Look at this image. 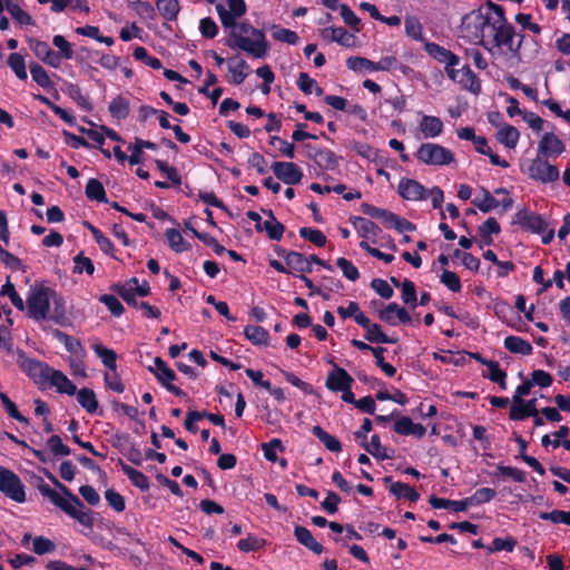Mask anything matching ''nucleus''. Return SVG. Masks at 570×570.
<instances>
[{
	"mask_svg": "<svg viewBox=\"0 0 570 570\" xmlns=\"http://www.w3.org/2000/svg\"><path fill=\"white\" fill-rule=\"evenodd\" d=\"M273 38L277 41L285 42L288 45H295L298 41V36L295 31L289 29L279 28L277 26H273Z\"/></svg>",
	"mask_w": 570,
	"mask_h": 570,
	"instance_id": "obj_58",
	"label": "nucleus"
},
{
	"mask_svg": "<svg viewBox=\"0 0 570 570\" xmlns=\"http://www.w3.org/2000/svg\"><path fill=\"white\" fill-rule=\"evenodd\" d=\"M294 535L301 544L313 551L315 554H321L323 552V546L314 539L312 532L307 528L296 525L294 528Z\"/></svg>",
	"mask_w": 570,
	"mask_h": 570,
	"instance_id": "obj_23",
	"label": "nucleus"
},
{
	"mask_svg": "<svg viewBox=\"0 0 570 570\" xmlns=\"http://www.w3.org/2000/svg\"><path fill=\"white\" fill-rule=\"evenodd\" d=\"M513 223L535 234H541L548 228V224L540 215L530 213L527 209H520L515 214Z\"/></svg>",
	"mask_w": 570,
	"mask_h": 570,
	"instance_id": "obj_12",
	"label": "nucleus"
},
{
	"mask_svg": "<svg viewBox=\"0 0 570 570\" xmlns=\"http://www.w3.org/2000/svg\"><path fill=\"white\" fill-rule=\"evenodd\" d=\"M85 194L88 199L100 203H107L106 190L104 185L96 178H90L87 183Z\"/></svg>",
	"mask_w": 570,
	"mask_h": 570,
	"instance_id": "obj_38",
	"label": "nucleus"
},
{
	"mask_svg": "<svg viewBox=\"0 0 570 570\" xmlns=\"http://www.w3.org/2000/svg\"><path fill=\"white\" fill-rule=\"evenodd\" d=\"M53 46L58 49L59 61L61 62V58L66 60H70L73 58V50L71 43L66 40V38L61 35H56L52 38Z\"/></svg>",
	"mask_w": 570,
	"mask_h": 570,
	"instance_id": "obj_46",
	"label": "nucleus"
},
{
	"mask_svg": "<svg viewBox=\"0 0 570 570\" xmlns=\"http://www.w3.org/2000/svg\"><path fill=\"white\" fill-rule=\"evenodd\" d=\"M322 37L328 41H335L344 47H354L356 38L342 27H328L322 30Z\"/></svg>",
	"mask_w": 570,
	"mask_h": 570,
	"instance_id": "obj_17",
	"label": "nucleus"
},
{
	"mask_svg": "<svg viewBox=\"0 0 570 570\" xmlns=\"http://www.w3.org/2000/svg\"><path fill=\"white\" fill-rule=\"evenodd\" d=\"M0 491L18 503L26 501L24 485L21 480L14 472L3 466H0Z\"/></svg>",
	"mask_w": 570,
	"mask_h": 570,
	"instance_id": "obj_7",
	"label": "nucleus"
},
{
	"mask_svg": "<svg viewBox=\"0 0 570 570\" xmlns=\"http://www.w3.org/2000/svg\"><path fill=\"white\" fill-rule=\"evenodd\" d=\"M299 236L320 247H323L326 244V236L318 229L302 227L299 229Z\"/></svg>",
	"mask_w": 570,
	"mask_h": 570,
	"instance_id": "obj_52",
	"label": "nucleus"
},
{
	"mask_svg": "<svg viewBox=\"0 0 570 570\" xmlns=\"http://www.w3.org/2000/svg\"><path fill=\"white\" fill-rule=\"evenodd\" d=\"M244 335L254 345H268L269 343V334L262 326L248 325L244 330Z\"/></svg>",
	"mask_w": 570,
	"mask_h": 570,
	"instance_id": "obj_33",
	"label": "nucleus"
},
{
	"mask_svg": "<svg viewBox=\"0 0 570 570\" xmlns=\"http://www.w3.org/2000/svg\"><path fill=\"white\" fill-rule=\"evenodd\" d=\"M50 303H52L53 307L51 312H49L48 318L52 320L58 325H68L69 318L67 316L65 299L55 291H52Z\"/></svg>",
	"mask_w": 570,
	"mask_h": 570,
	"instance_id": "obj_21",
	"label": "nucleus"
},
{
	"mask_svg": "<svg viewBox=\"0 0 570 570\" xmlns=\"http://www.w3.org/2000/svg\"><path fill=\"white\" fill-rule=\"evenodd\" d=\"M99 301L108 307L114 316L119 317L124 313V306L116 296L104 294L99 297Z\"/></svg>",
	"mask_w": 570,
	"mask_h": 570,
	"instance_id": "obj_64",
	"label": "nucleus"
},
{
	"mask_svg": "<svg viewBox=\"0 0 570 570\" xmlns=\"http://www.w3.org/2000/svg\"><path fill=\"white\" fill-rule=\"evenodd\" d=\"M538 151L543 156H559L564 151V145L553 132H546L539 142Z\"/></svg>",
	"mask_w": 570,
	"mask_h": 570,
	"instance_id": "obj_18",
	"label": "nucleus"
},
{
	"mask_svg": "<svg viewBox=\"0 0 570 570\" xmlns=\"http://www.w3.org/2000/svg\"><path fill=\"white\" fill-rule=\"evenodd\" d=\"M48 383L61 394L75 395L77 392L76 385L61 371L55 368L49 375Z\"/></svg>",
	"mask_w": 570,
	"mask_h": 570,
	"instance_id": "obj_20",
	"label": "nucleus"
},
{
	"mask_svg": "<svg viewBox=\"0 0 570 570\" xmlns=\"http://www.w3.org/2000/svg\"><path fill=\"white\" fill-rule=\"evenodd\" d=\"M337 266L341 268L343 275L352 282H355L360 277L358 269L350 262L348 259L344 257H340L336 262Z\"/></svg>",
	"mask_w": 570,
	"mask_h": 570,
	"instance_id": "obj_63",
	"label": "nucleus"
},
{
	"mask_svg": "<svg viewBox=\"0 0 570 570\" xmlns=\"http://www.w3.org/2000/svg\"><path fill=\"white\" fill-rule=\"evenodd\" d=\"M481 191H482V195H483V198L481 200H478V199H474L473 200V204L482 212V213H489L490 210L492 209H495L497 207H499L500 205V202L497 200L492 195L491 193L485 189V188H481Z\"/></svg>",
	"mask_w": 570,
	"mask_h": 570,
	"instance_id": "obj_51",
	"label": "nucleus"
},
{
	"mask_svg": "<svg viewBox=\"0 0 570 570\" xmlns=\"http://www.w3.org/2000/svg\"><path fill=\"white\" fill-rule=\"evenodd\" d=\"M395 433L400 435H414L419 439L425 435L426 429L419 423H414L410 417L403 416L394 424Z\"/></svg>",
	"mask_w": 570,
	"mask_h": 570,
	"instance_id": "obj_22",
	"label": "nucleus"
},
{
	"mask_svg": "<svg viewBox=\"0 0 570 570\" xmlns=\"http://www.w3.org/2000/svg\"><path fill=\"white\" fill-rule=\"evenodd\" d=\"M530 178L543 184L553 183L559 179L560 173L557 166L549 164L541 157L532 160L528 168Z\"/></svg>",
	"mask_w": 570,
	"mask_h": 570,
	"instance_id": "obj_8",
	"label": "nucleus"
},
{
	"mask_svg": "<svg viewBox=\"0 0 570 570\" xmlns=\"http://www.w3.org/2000/svg\"><path fill=\"white\" fill-rule=\"evenodd\" d=\"M461 76L459 82L465 90L474 95H479L481 92V82L476 75L471 70L468 65H464L461 68Z\"/></svg>",
	"mask_w": 570,
	"mask_h": 570,
	"instance_id": "obj_26",
	"label": "nucleus"
},
{
	"mask_svg": "<svg viewBox=\"0 0 570 570\" xmlns=\"http://www.w3.org/2000/svg\"><path fill=\"white\" fill-rule=\"evenodd\" d=\"M271 168L274 175L286 185H296L303 178L301 168L292 161H275Z\"/></svg>",
	"mask_w": 570,
	"mask_h": 570,
	"instance_id": "obj_10",
	"label": "nucleus"
},
{
	"mask_svg": "<svg viewBox=\"0 0 570 570\" xmlns=\"http://www.w3.org/2000/svg\"><path fill=\"white\" fill-rule=\"evenodd\" d=\"M77 393L79 404L88 412L95 413L98 410V401L94 390L88 387L80 389Z\"/></svg>",
	"mask_w": 570,
	"mask_h": 570,
	"instance_id": "obj_34",
	"label": "nucleus"
},
{
	"mask_svg": "<svg viewBox=\"0 0 570 570\" xmlns=\"http://www.w3.org/2000/svg\"><path fill=\"white\" fill-rule=\"evenodd\" d=\"M385 484H390V492L397 499H406L411 502H416L420 499V493L412 487L402 482H394L392 476H384Z\"/></svg>",
	"mask_w": 570,
	"mask_h": 570,
	"instance_id": "obj_16",
	"label": "nucleus"
},
{
	"mask_svg": "<svg viewBox=\"0 0 570 570\" xmlns=\"http://www.w3.org/2000/svg\"><path fill=\"white\" fill-rule=\"evenodd\" d=\"M53 336L63 343L66 350L72 354H83V347L79 340L68 335L67 333L55 328L52 331Z\"/></svg>",
	"mask_w": 570,
	"mask_h": 570,
	"instance_id": "obj_37",
	"label": "nucleus"
},
{
	"mask_svg": "<svg viewBox=\"0 0 570 570\" xmlns=\"http://www.w3.org/2000/svg\"><path fill=\"white\" fill-rule=\"evenodd\" d=\"M0 400L9 416H11L12 419L17 420L20 423H29L28 419L18 411L17 405L8 397L6 393L0 392Z\"/></svg>",
	"mask_w": 570,
	"mask_h": 570,
	"instance_id": "obj_56",
	"label": "nucleus"
},
{
	"mask_svg": "<svg viewBox=\"0 0 570 570\" xmlns=\"http://www.w3.org/2000/svg\"><path fill=\"white\" fill-rule=\"evenodd\" d=\"M30 73L33 81L45 89H49L53 87V82L51 81L47 71L37 62H31L29 65Z\"/></svg>",
	"mask_w": 570,
	"mask_h": 570,
	"instance_id": "obj_43",
	"label": "nucleus"
},
{
	"mask_svg": "<svg viewBox=\"0 0 570 570\" xmlns=\"http://www.w3.org/2000/svg\"><path fill=\"white\" fill-rule=\"evenodd\" d=\"M340 13L343 18L344 22L351 27L355 32H358L361 30L360 28V18L351 10V8L347 4H341L340 7Z\"/></svg>",
	"mask_w": 570,
	"mask_h": 570,
	"instance_id": "obj_59",
	"label": "nucleus"
},
{
	"mask_svg": "<svg viewBox=\"0 0 570 570\" xmlns=\"http://www.w3.org/2000/svg\"><path fill=\"white\" fill-rule=\"evenodd\" d=\"M354 225L363 237H366L370 234L376 236L381 230L375 223L363 217H356L354 219Z\"/></svg>",
	"mask_w": 570,
	"mask_h": 570,
	"instance_id": "obj_55",
	"label": "nucleus"
},
{
	"mask_svg": "<svg viewBox=\"0 0 570 570\" xmlns=\"http://www.w3.org/2000/svg\"><path fill=\"white\" fill-rule=\"evenodd\" d=\"M8 65L20 80L27 79L24 59L20 53H11L8 58Z\"/></svg>",
	"mask_w": 570,
	"mask_h": 570,
	"instance_id": "obj_49",
	"label": "nucleus"
},
{
	"mask_svg": "<svg viewBox=\"0 0 570 570\" xmlns=\"http://www.w3.org/2000/svg\"><path fill=\"white\" fill-rule=\"evenodd\" d=\"M28 43L36 57L41 61L53 68H58L60 66L58 53H56L46 41L29 38Z\"/></svg>",
	"mask_w": 570,
	"mask_h": 570,
	"instance_id": "obj_13",
	"label": "nucleus"
},
{
	"mask_svg": "<svg viewBox=\"0 0 570 570\" xmlns=\"http://www.w3.org/2000/svg\"><path fill=\"white\" fill-rule=\"evenodd\" d=\"M361 445L365 449L366 452L372 454L374 458L379 460L391 459L392 456L386 453V448L381 444L380 436L374 434L371 439V442H362Z\"/></svg>",
	"mask_w": 570,
	"mask_h": 570,
	"instance_id": "obj_41",
	"label": "nucleus"
},
{
	"mask_svg": "<svg viewBox=\"0 0 570 570\" xmlns=\"http://www.w3.org/2000/svg\"><path fill=\"white\" fill-rule=\"evenodd\" d=\"M156 6L160 14L169 21L176 20L180 10L178 0H157Z\"/></svg>",
	"mask_w": 570,
	"mask_h": 570,
	"instance_id": "obj_40",
	"label": "nucleus"
},
{
	"mask_svg": "<svg viewBox=\"0 0 570 570\" xmlns=\"http://www.w3.org/2000/svg\"><path fill=\"white\" fill-rule=\"evenodd\" d=\"M312 431L328 451L340 452L342 450L341 442L335 436L325 432L320 425H315Z\"/></svg>",
	"mask_w": 570,
	"mask_h": 570,
	"instance_id": "obj_42",
	"label": "nucleus"
},
{
	"mask_svg": "<svg viewBox=\"0 0 570 570\" xmlns=\"http://www.w3.org/2000/svg\"><path fill=\"white\" fill-rule=\"evenodd\" d=\"M416 157L430 166L449 165L454 160V156L449 149L433 142L422 144L416 151Z\"/></svg>",
	"mask_w": 570,
	"mask_h": 570,
	"instance_id": "obj_6",
	"label": "nucleus"
},
{
	"mask_svg": "<svg viewBox=\"0 0 570 570\" xmlns=\"http://www.w3.org/2000/svg\"><path fill=\"white\" fill-rule=\"evenodd\" d=\"M495 495V490L491 488H481L469 498L472 505H478L491 501L492 499H494Z\"/></svg>",
	"mask_w": 570,
	"mask_h": 570,
	"instance_id": "obj_62",
	"label": "nucleus"
},
{
	"mask_svg": "<svg viewBox=\"0 0 570 570\" xmlns=\"http://www.w3.org/2000/svg\"><path fill=\"white\" fill-rule=\"evenodd\" d=\"M96 355L101 360L102 364L111 370L116 371L117 368V354L114 350L105 347L102 344L97 343L92 346Z\"/></svg>",
	"mask_w": 570,
	"mask_h": 570,
	"instance_id": "obj_36",
	"label": "nucleus"
},
{
	"mask_svg": "<svg viewBox=\"0 0 570 570\" xmlns=\"http://www.w3.org/2000/svg\"><path fill=\"white\" fill-rule=\"evenodd\" d=\"M109 112L116 119H125L130 111L129 100L122 96H117L109 105Z\"/></svg>",
	"mask_w": 570,
	"mask_h": 570,
	"instance_id": "obj_39",
	"label": "nucleus"
},
{
	"mask_svg": "<svg viewBox=\"0 0 570 570\" xmlns=\"http://www.w3.org/2000/svg\"><path fill=\"white\" fill-rule=\"evenodd\" d=\"M86 225L89 228V230L91 232V234H92L95 240L97 242V244L99 245L100 249L105 254L112 255L114 244L110 242V239L107 238L98 228H96L91 224L87 223Z\"/></svg>",
	"mask_w": 570,
	"mask_h": 570,
	"instance_id": "obj_54",
	"label": "nucleus"
},
{
	"mask_svg": "<svg viewBox=\"0 0 570 570\" xmlns=\"http://www.w3.org/2000/svg\"><path fill=\"white\" fill-rule=\"evenodd\" d=\"M47 445L56 456L70 454V449L62 443L61 438L57 434H53L48 439Z\"/></svg>",
	"mask_w": 570,
	"mask_h": 570,
	"instance_id": "obj_61",
	"label": "nucleus"
},
{
	"mask_svg": "<svg viewBox=\"0 0 570 570\" xmlns=\"http://www.w3.org/2000/svg\"><path fill=\"white\" fill-rule=\"evenodd\" d=\"M361 209L365 215L373 217V218L381 219L383 222V224H385L386 227L393 228L394 220L397 216L396 214H394L387 209L377 208L367 203H363L361 205Z\"/></svg>",
	"mask_w": 570,
	"mask_h": 570,
	"instance_id": "obj_24",
	"label": "nucleus"
},
{
	"mask_svg": "<svg viewBox=\"0 0 570 570\" xmlns=\"http://www.w3.org/2000/svg\"><path fill=\"white\" fill-rule=\"evenodd\" d=\"M48 479L60 491L51 489L48 484L38 485L39 492L48 498L56 507L61 509L66 514L76 519L80 524L92 528L94 518L91 511L86 509L82 501L75 495L65 484H62L52 473L47 472Z\"/></svg>",
	"mask_w": 570,
	"mask_h": 570,
	"instance_id": "obj_2",
	"label": "nucleus"
},
{
	"mask_svg": "<svg viewBox=\"0 0 570 570\" xmlns=\"http://www.w3.org/2000/svg\"><path fill=\"white\" fill-rule=\"evenodd\" d=\"M365 340L371 343H381V344H389V343H396L397 340L387 336L384 334L381 330V326L375 323H371L370 327L366 328Z\"/></svg>",
	"mask_w": 570,
	"mask_h": 570,
	"instance_id": "obj_44",
	"label": "nucleus"
},
{
	"mask_svg": "<svg viewBox=\"0 0 570 570\" xmlns=\"http://www.w3.org/2000/svg\"><path fill=\"white\" fill-rule=\"evenodd\" d=\"M504 347L515 354L529 355L532 353V345L519 336H508L504 340Z\"/></svg>",
	"mask_w": 570,
	"mask_h": 570,
	"instance_id": "obj_31",
	"label": "nucleus"
},
{
	"mask_svg": "<svg viewBox=\"0 0 570 570\" xmlns=\"http://www.w3.org/2000/svg\"><path fill=\"white\" fill-rule=\"evenodd\" d=\"M73 273L81 274L86 272L88 275H92L95 272V265L89 257H86L83 253H79L73 257Z\"/></svg>",
	"mask_w": 570,
	"mask_h": 570,
	"instance_id": "obj_53",
	"label": "nucleus"
},
{
	"mask_svg": "<svg viewBox=\"0 0 570 570\" xmlns=\"http://www.w3.org/2000/svg\"><path fill=\"white\" fill-rule=\"evenodd\" d=\"M248 69V63L237 57H233L228 59V71L233 75V82L235 85H240L247 77L246 70Z\"/></svg>",
	"mask_w": 570,
	"mask_h": 570,
	"instance_id": "obj_30",
	"label": "nucleus"
},
{
	"mask_svg": "<svg viewBox=\"0 0 570 570\" xmlns=\"http://www.w3.org/2000/svg\"><path fill=\"white\" fill-rule=\"evenodd\" d=\"M154 363H155L156 368L150 366L149 371L151 373H154L157 381L164 387H166L167 391L171 392L176 396H180V397L186 396V393L181 389L171 384V382L174 380H176L175 372L171 368H169L167 366V364L159 356L155 357Z\"/></svg>",
	"mask_w": 570,
	"mask_h": 570,
	"instance_id": "obj_9",
	"label": "nucleus"
},
{
	"mask_svg": "<svg viewBox=\"0 0 570 570\" xmlns=\"http://www.w3.org/2000/svg\"><path fill=\"white\" fill-rule=\"evenodd\" d=\"M286 265L292 271L299 272L302 274L312 272L311 261L298 252H289L286 254Z\"/></svg>",
	"mask_w": 570,
	"mask_h": 570,
	"instance_id": "obj_28",
	"label": "nucleus"
},
{
	"mask_svg": "<svg viewBox=\"0 0 570 570\" xmlns=\"http://www.w3.org/2000/svg\"><path fill=\"white\" fill-rule=\"evenodd\" d=\"M165 236L167 238L169 246L176 253H183L189 249V245L185 242L179 230L175 228H169L166 230Z\"/></svg>",
	"mask_w": 570,
	"mask_h": 570,
	"instance_id": "obj_45",
	"label": "nucleus"
},
{
	"mask_svg": "<svg viewBox=\"0 0 570 570\" xmlns=\"http://www.w3.org/2000/svg\"><path fill=\"white\" fill-rule=\"evenodd\" d=\"M230 31L226 46L232 49H240L255 58L267 55L268 43L263 30L254 28L248 22H242Z\"/></svg>",
	"mask_w": 570,
	"mask_h": 570,
	"instance_id": "obj_3",
	"label": "nucleus"
},
{
	"mask_svg": "<svg viewBox=\"0 0 570 570\" xmlns=\"http://www.w3.org/2000/svg\"><path fill=\"white\" fill-rule=\"evenodd\" d=\"M17 362L20 368L37 384L43 385L48 383L49 375L52 371L48 364L30 358L22 350L17 352Z\"/></svg>",
	"mask_w": 570,
	"mask_h": 570,
	"instance_id": "obj_5",
	"label": "nucleus"
},
{
	"mask_svg": "<svg viewBox=\"0 0 570 570\" xmlns=\"http://www.w3.org/2000/svg\"><path fill=\"white\" fill-rule=\"evenodd\" d=\"M67 94L73 99L82 109L91 111L92 106L89 100L82 95L81 89L76 83H68L66 88Z\"/></svg>",
	"mask_w": 570,
	"mask_h": 570,
	"instance_id": "obj_50",
	"label": "nucleus"
},
{
	"mask_svg": "<svg viewBox=\"0 0 570 570\" xmlns=\"http://www.w3.org/2000/svg\"><path fill=\"white\" fill-rule=\"evenodd\" d=\"M470 19L471 17H465L463 19L464 27H471V23L469 22ZM472 19L473 37L484 48L489 49L484 41L485 30H489L493 37L495 47H507L513 55L519 53L523 41V35H517L514 27L508 23V21L502 23H490V17L484 16L481 12L473 14Z\"/></svg>",
	"mask_w": 570,
	"mask_h": 570,
	"instance_id": "obj_1",
	"label": "nucleus"
},
{
	"mask_svg": "<svg viewBox=\"0 0 570 570\" xmlns=\"http://www.w3.org/2000/svg\"><path fill=\"white\" fill-rule=\"evenodd\" d=\"M52 291L45 286H35L27 297L28 316L35 321L48 318Z\"/></svg>",
	"mask_w": 570,
	"mask_h": 570,
	"instance_id": "obj_4",
	"label": "nucleus"
},
{
	"mask_svg": "<svg viewBox=\"0 0 570 570\" xmlns=\"http://www.w3.org/2000/svg\"><path fill=\"white\" fill-rule=\"evenodd\" d=\"M493 475L497 478H511L520 483L525 481L524 472L513 466L498 465Z\"/></svg>",
	"mask_w": 570,
	"mask_h": 570,
	"instance_id": "obj_47",
	"label": "nucleus"
},
{
	"mask_svg": "<svg viewBox=\"0 0 570 570\" xmlns=\"http://www.w3.org/2000/svg\"><path fill=\"white\" fill-rule=\"evenodd\" d=\"M352 382V376L344 368L334 364V371L328 373L325 384L328 390L341 392L347 390Z\"/></svg>",
	"mask_w": 570,
	"mask_h": 570,
	"instance_id": "obj_15",
	"label": "nucleus"
},
{
	"mask_svg": "<svg viewBox=\"0 0 570 570\" xmlns=\"http://www.w3.org/2000/svg\"><path fill=\"white\" fill-rule=\"evenodd\" d=\"M404 29L407 37L416 41L425 42L423 36V26L417 17L406 16L404 20Z\"/></svg>",
	"mask_w": 570,
	"mask_h": 570,
	"instance_id": "obj_35",
	"label": "nucleus"
},
{
	"mask_svg": "<svg viewBox=\"0 0 570 570\" xmlns=\"http://www.w3.org/2000/svg\"><path fill=\"white\" fill-rule=\"evenodd\" d=\"M497 140L504 145L507 148L513 149L517 147L520 132L511 125H504L495 135Z\"/></svg>",
	"mask_w": 570,
	"mask_h": 570,
	"instance_id": "obj_29",
	"label": "nucleus"
},
{
	"mask_svg": "<svg viewBox=\"0 0 570 570\" xmlns=\"http://www.w3.org/2000/svg\"><path fill=\"white\" fill-rule=\"evenodd\" d=\"M424 49L431 57H433L441 63L459 65V57L454 55L452 51L445 49L444 47H441L438 43L425 41Z\"/></svg>",
	"mask_w": 570,
	"mask_h": 570,
	"instance_id": "obj_19",
	"label": "nucleus"
},
{
	"mask_svg": "<svg viewBox=\"0 0 570 570\" xmlns=\"http://www.w3.org/2000/svg\"><path fill=\"white\" fill-rule=\"evenodd\" d=\"M346 66L355 72H360L363 69L373 71L374 61L364 57H350L346 60Z\"/></svg>",
	"mask_w": 570,
	"mask_h": 570,
	"instance_id": "obj_60",
	"label": "nucleus"
},
{
	"mask_svg": "<svg viewBox=\"0 0 570 570\" xmlns=\"http://www.w3.org/2000/svg\"><path fill=\"white\" fill-rule=\"evenodd\" d=\"M307 149V156L311 158L321 169L334 170L338 166L337 156L330 149L318 148L309 144L305 145Z\"/></svg>",
	"mask_w": 570,
	"mask_h": 570,
	"instance_id": "obj_11",
	"label": "nucleus"
},
{
	"mask_svg": "<svg viewBox=\"0 0 570 570\" xmlns=\"http://www.w3.org/2000/svg\"><path fill=\"white\" fill-rule=\"evenodd\" d=\"M118 464L135 487L141 491H147L149 489V480L142 472L129 466L121 459L118 460Z\"/></svg>",
	"mask_w": 570,
	"mask_h": 570,
	"instance_id": "obj_25",
	"label": "nucleus"
},
{
	"mask_svg": "<svg viewBox=\"0 0 570 570\" xmlns=\"http://www.w3.org/2000/svg\"><path fill=\"white\" fill-rule=\"evenodd\" d=\"M144 148L155 150L157 145L149 140H144L140 138H136L135 144L129 145L128 149L131 150V155L128 160L130 165H137L141 163V154H145Z\"/></svg>",
	"mask_w": 570,
	"mask_h": 570,
	"instance_id": "obj_32",
	"label": "nucleus"
},
{
	"mask_svg": "<svg viewBox=\"0 0 570 570\" xmlns=\"http://www.w3.org/2000/svg\"><path fill=\"white\" fill-rule=\"evenodd\" d=\"M1 296H8L12 303V305L18 308L19 311L24 309V302L22 298L18 295L14 285L10 282V278L8 277L6 284L1 287L0 291Z\"/></svg>",
	"mask_w": 570,
	"mask_h": 570,
	"instance_id": "obj_48",
	"label": "nucleus"
},
{
	"mask_svg": "<svg viewBox=\"0 0 570 570\" xmlns=\"http://www.w3.org/2000/svg\"><path fill=\"white\" fill-rule=\"evenodd\" d=\"M541 520H549L556 524L562 523L570 525V511L553 510L551 512H540Z\"/></svg>",
	"mask_w": 570,
	"mask_h": 570,
	"instance_id": "obj_57",
	"label": "nucleus"
},
{
	"mask_svg": "<svg viewBox=\"0 0 570 570\" xmlns=\"http://www.w3.org/2000/svg\"><path fill=\"white\" fill-rule=\"evenodd\" d=\"M399 195L411 202H417L425 199L426 190L424 186L415 179L402 178L397 187Z\"/></svg>",
	"mask_w": 570,
	"mask_h": 570,
	"instance_id": "obj_14",
	"label": "nucleus"
},
{
	"mask_svg": "<svg viewBox=\"0 0 570 570\" xmlns=\"http://www.w3.org/2000/svg\"><path fill=\"white\" fill-rule=\"evenodd\" d=\"M420 130L425 138H433L443 131V122L435 116H423L420 122Z\"/></svg>",
	"mask_w": 570,
	"mask_h": 570,
	"instance_id": "obj_27",
	"label": "nucleus"
}]
</instances>
